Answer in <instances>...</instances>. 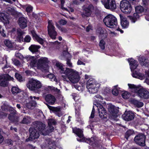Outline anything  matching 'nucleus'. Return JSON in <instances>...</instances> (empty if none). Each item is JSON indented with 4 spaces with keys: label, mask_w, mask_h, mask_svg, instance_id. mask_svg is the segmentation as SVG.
<instances>
[{
    "label": "nucleus",
    "mask_w": 149,
    "mask_h": 149,
    "mask_svg": "<svg viewBox=\"0 0 149 149\" xmlns=\"http://www.w3.org/2000/svg\"><path fill=\"white\" fill-rule=\"evenodd\" d=\"M4 43L5 45L8 47L11 48L13 46V43L8 40H6L4 41Z\"/></svg>",
    "instance_id": "obj_37"
},
{
    "label": "nucleus",
    "mask_w": 149,
    "mask_h": 149,
    "mask_svg": "<svg viewBox=\"0 0 149 149\" xmlns=\"http://www.w3.org/2000/svg\"><path fill=\"white\" fill-rule=\"evenodd\" d=\"M6 142L9 145L12 144L13 141L10 139H8L6 140Z\"/></svg>",
    "instance_id": "obj_60"
},
{
    "label": "nucleus",
    "mask_w": 149,
    "mask_h": 149,
    "mask_svg": "<svg viewBox=\"0 0 149 149\" xmlns=\"http://www.w3.org/2000/svg\"><path fill=\"white\" fill-rule=\"evenodd\" d=\"M26 8L27 13H31L32 11L33 7L30 5H27Z\"/></svg>",
    "instance_id": "obj_46"
},
{
    "label": "nucleus",
    "mask_w": 149,
    "mask_h": 149,
    "mask_svg": "<svg viewBox=\"0 0 149 149\" xmlns=\"http://www.w3.org/2000/svg\"><path fill=\"white\" fill-rule=\"evenodd\" d=\"M44 89L47 91L53 90L58 93H59L60 92V90L59 89H58L57 88H55L53 86H49L45 88Z\"/></svg>",
    "instance_id": "obj_34"
},
{
    "label": "nucleus",
    "mask_w": 149,
    "mask_h": 149,
    "mask_svg": "<svg viewBox=\"0 0 149 149\" xmlns=\"http://www.w3.org/2000/svg\"><path fill=\"white\" fill-rule=\"evenodd\" d=\"M39 99V97H36L35 96H34L33 97L32 96H30L29 99V102H31L32 103H33V102L34 101L35 103H36V100H38Z\"/></svg>",
    "instance_id": "obj_41"
},
{
    "label": "nucleus",
    "mask_w": 149,
    "mask_h": 149,
    "mask_svg": "<svg viewBox=\"0 0 149 149\" xmlns=\"http://www.w3.org/2000/svg\"><path fill=\"white\" fill-rule=\"evenodd\" d=\"M76 89L79 91L81 90V87L79 86H78L77 85H74L73 86Z\"/></svg>",
    "instance_id": "obj_61"
},
{
    "label": "nucleus",
    "mask_w": 149,
    "mask_h": 149,
    "mask_svg": "<svg viewBox=\"0 0 149 149\" xmlns=\"http://www.w3.org/2000/svg\"><path fill=\"white\" fill-rule=\"evenodd\" d=\"M101 2L107 9L113 10L116 8L115 0H107L106 2H104V0H102Z\"/></svg>",
    "instance_id": "obj_14"
},
{
    "label": "nucleus",
    "mask_w": 149,
    "mask_h": 149,
    "mask_svg": "<svg viewBox=\"0 0 149 149\" xmlns=\"http://www.w3.org/2000/svg\"><path fill=\"white\" fill-rule=\"evenodd\" d=\"M94 113L95 109L94 108V106H93L90 118H93L94 116Z\"/></svg>",
    "instance_id": "obj_53"
},
{
    "label": "nucleus",
    "mask_w": 149,
    "mask_h": 149,
    "mask_svg": "<svg viewBox=\"0 0 149 149\" xmlns=\"http://www.w3.org/2000/svg\"><path fill=\"white\" fill-rule=\"evenodd\" d=\"M134 133V131L132 130H129L127 131L126 133L125 137L127 139L128 137L130 135L133 134Z\"/></svg>",
    "instance_id": "obj_44"
},
{
    "label": "nucleus",
    "mask_w": 149,
    "mask_h": 149,
    "mask_svg": "<svg viewBox=\"0 0 149 149\" xmlns=\"http://www.w3.org/2000/svg\"><path fill=\"white\" fill-rule=\"evenodd\" d=\"M15 76L16 78L19 81H22V77L21 75L18 73H16Z\"/></svg>",
    "instance_id": "obj_47"
},
{
    "label": "nucleus",
    "mask_w": 149,
    "mask_h": 149,
    "mask_svg": "<svg viewBox=\"0 0 149 149\" xmlns=\"http://www.w3.org/2000/svg\"><path fill=\"white\" fill-rule=\"evenodd\" d=\"M47 106L50 110L54 112H58L60 111V109L59 107H54L49 105H47Z\"/></svg>",
    "instance_id": "obj_38"
},
{
    "label": "nucleus",
    "mask_w": 149,
    "mask_h": 149,
    "mask_svg": "<svg viewBox=\"0 0 149 149\" xmlns=\"http://www.w3.org/2000/svg\"><path fill=\"white\" fill-rule=\"evenodd\" d=\"M47 77L49 78L51 81H56V79L54 75L53 74H50L47 75Z\"/></svg>",
    "instance_id": "obj_43"
},
{
    "label": "nucleus",
    "mask_w": 149,
    "mask_h": 149,
    "mask_svg": "<svg viewBox=\"0 0 149 149\" xmlns=\"http://www.w3.org/2000/svg\"><path fill=\"white\" fill-rule=\"evenodd\" d=\"M36 103H35L34 101L33 103H32L31 102H29L26 104V106L29 109H31L33 107H34L36 105Z\"/></svg>",
    "instance_id": "obj_40"
},
{
    "label": "nucleus",
    "mask_w": 149,
    "mask_h": 149,
    "mask_svg": "<svg viewBox=\"0 0 149 149\" xmlns=\"http://www.w3.org/2000/svg\"><path fill=\"white\" fill-rule=\"evenodd\" d=\"M25 72L28 75H31L32 74V72L29 70H27L25 71Z\"/></svg>",
    "instance_id": "obj_59"
},
{
    "label": "nucleus",
    "mask_w": 149,
    "mask_h": 149,
    "mask_svg": "<svg viewBox=\"0 0 149 149\" xmlns=\"http://www.w3.org/2000/svg\"><path fill=\"white\" fill-rule=\"evenodd\" d=\"M129 63L130 68L132 72V76L134 78H138L141 80H143L145 78V76L143 74L138 72L134 70L138 66L137 62L132 58H130L128 59Z\"/></svg>",
    "instance_id": "obj_6"
},
{
    "label": "nucleus",
    "mask_w": 149,
    "mask_h": 149,
    "mask_svg": "<svg viewBox=\"0 0 149 149\" xmlns=\"http://www.w3.org/2000/svg\"><path fill=\"white\" fill-rule=\"evenodd\" d=\"M73 132L79 138H77V140L79 142H86L90 145L94 146L97 142V138L96 137H92L90 139H86L84 137L82 130L76 127L73 128Z\"/></svg>",
    "instance_id": "obj_5"
},
{
    "label": "nucleus",
    "mask_w": 149,
    "mask_h": 149,
    "mask_svg": "<svg viewBox=\"0 0 149 149\" xmlns=\"http://www.w3.org/2000/svg\"><path fill=\"white\" fill-rule=\"evenodd\" d=\"M120 8L123 13L128 14L130 13L132 10L131 5L127 0H122L120 3Z\"/></svg>",
    "instance_id": "obj_11"
},
{
    "label": "nucleus",
    "mask_w": 149,
    "mask_h": 149,
    "mask_svg": "<svg viewBox=\"0 0 149 149\" xmlns=\"http://www.w3.org/2000/svg\"><path fill=\"white\" fill-rule=\"evenodd\" d=\"M24 34V32L22 30L18 29L17 30V40L19 42L23 41V38L22 35Z\"/></svg>",
    "instance_id": "obj_26"
},
{
    "label": "nucleus",
    "mask_w": 149,
    "mask_h": 149,
    "mask_svg": "<svg viewBox=\"0 0 149 149\" xmlns=\"http://www.w3.org/2000/svg\"><path fill=\"white\" fill-rule=\"evenodd\" d=\"M33 127L29 129L30 136L26 140V141L33 140L38 138L39 136V133L44 135L49 134V132L46 131L45 129V126L44 124L39 122L33 123Z\"/></svg>",
    "instance_id": "obj_3"
},
{
    "label": "nucleus",
    "mask_w": 149,
    "mask_h": 149,
    "mask_svg": "<svg viewBox=\"0 0 149 149\" xmlns=\"http://www.w3.org/2000/svg\"><path fill=\"white\" fill-rule=\"evenodd\" d=\"M77 64L78 65H85V63H84L83 62L81 61L80 60L78 59Z\"/></svg>",
    "instance_id": "obj_55"
},
{
    "label": "nucleus",
    "mask_w": 149,
    "mask_h": 149,
    "mask_svg": "<svg viewBox=\"0 0 149 149\" xmlns=\"http://www.w3.org/2000/svg\"><path fill=\"white\" fill-rule=\"evenodd\" d=\"M134 117V113L131 111L126 112L123 115V119L127 121H129L133 119Z\"/></svg>",
    "instance_id": "obj_19"
},
{
    "label": "nucleus",
    "mask_w": 149,
    "mask_h": 149,
    "mask_svg": "<svg viewBox=\"0 0 149 149\" xmlns=\"http://www.w3.org/2000/svg\"><path fill=\"white\" fill-rule=\"evenodd\" d=\"M0 19L4 23L5 25H7L9 23V22L8 16L3 13H0Z\"/></svg>",
    "instance_id": "obj_24"
},
{
    "label": "nucleus",
    "mask_w": 149,
    "mask_h": 149,
    "mask_svg": "<svg viewBox=\"0 0 149 149\" xmlns=\"http://www.w3.org/2000/svg\"><path fill=\"white\" fill-rule=\"evenodd\" d=\"M56 26L61 31L64 32H65L66 31V29L60 27L59 26H58V24H57L56 22Z\"/></svg>",
    "instance_id": "obj_51"
},
{
    "label": "nucleus",
    "mask_w": 149,
    "mask_h": 149,
    "mask_svg": "<svg viewBox=\"0 0 149 149\" xmlns=\"http://www.w3.org/2000/svg\"><path fill=\"white\" fill-rule=\"evenodd\" d=\"M100 86L99 84L97 83L92 78H90L88 80L86 84V88L88 91L91 94L96 93Z\"/></svg>",
    "instance_id": "obj_8"
},
{
    "label": "nucleus",
    "mask_w": 149,
    "mask_h": 149,
    "mask_svg": "<svg viewBox=\"0 0 149 149\" xmlns=\"http://www.w3.org/2000/svg\"><path fill=\"white\" fill-rule=\"evenodd\" d=\"M27 86L30 90L32 91H35L36 89L41 88L42 85L39 81L32 78L30 79L27 84Z\"/></svg>",
    "instance_id": "obj_9"
},
{
    "label": "nucleus",
    "mask_w": 149,
    "mask_h": 149,
    "mask_svg": "<svg viewBox=\"0 0 149 149\" xmlns=\"http://www.w3.org/2000/svg\"><path fill=\"white\" fill-rule=\"evenodd\" d=\"M31 33L32 35L33 39L37 41L40 44L42 45L45 42V40L37 35L34 30H31Z\"/></svg>",
    "instance_id": "obj_20"
},
{
    "label": "nucleus",
    "mask_w": 149,
    "mask_h": 149,
    "mask_svg": "<svg viewBox=\"0 0 149 149\" xmlns=\"http://www.w3.org/2000/svg\"><path fill=\"white\" fill-rule=\"evenodd\" d=\"M145 138L144 135L139 134L135 136L134 140L136 144L141 146H144L145 145Z\"/></svg>",
    "instance_id": "obj_16"
},
{
    "label": "nucleus",
    "mask_w": 149,
    "mask_h": 149,
    "mask_svg": "<svg viewBox=\"0 0 149 149\" xmlns=\"http://www.w3.org/2000/svg\"><path fill=\"white\" fill-rule=\"evenodd\" d=\"M7 116V114L3 112H1L0 114V118H3Z\"/></svg>",
    "instance_id": "obj_58"
},
{
    "label": "nucleus",
    "mask_w": 149,
    "mask_h": 149,
    "mask_svg": "<svg viewBox=\"0 0 149 149\" xmlns=\"http://www.w3.org/2000/svg\"><path fill=\"white\" fill-rule=\"evenodd\" d=\"M5 106H3L1 108L3 110L6 111V110L8 109L10 114L9 115L8 118L9 120L13 122H17L19 121V118L17 116H15V114L16 113V111L13 108L8 106L7 107Z\"/></svg>",
    "instance_id": "obj_10"
},
{
    "label": "nucleus",
    "mask_w": 149,
    "mask_h": 149,
    "mask_svg": "<svg viewBox=\"0 0 149 149\" xmlns=\"http://www.w3.org/2000/svg\"><path fill=\"white\" fill-rule=\"evenodd\" d=\"M120 19L121 24L123 28H126L129 26V22L127 20L126 18L123 15L120 14Z\"/></svg>",
    "instance_id": "obj_21"
},
{
    "label": "nucleus",
    "mask_w": 149,
    "mask_h": 149,
    "mask_svg": "<svg viewBox=\"0 0 149 149\" xmlns=\"http://www.w3.org/2000/svg\"><path fill=\"white\" fill-rule=\"evenodd\" d=\"M18 24L21 28H25L27 26L26 19L23 17L19 18L18 20Z\"/></svg>",
    "instance_id": "obj_23"
},
{
    "label": "nucleus",
    "mask_w": 149,
    "mask_h": 149,
    "mask_svg": "<svg viewBox=\"0 0 149 149\" xmlns=\"http://www.w3.org/2000/svg\"><path fill=\"white\" fill-rule=\"evenodd\" d=\"M56 123L54 120L50 119L49 120L48 122V124L49 126H50L52 125H55Z\"/></svg>",
    "instance_id": "obj_48"
},
{
    "label": "nucleus",
    "mask_w": 149,
    "mask_h": 149,
    "mask_svg": "<svg viewBox=\"0 0 149 149\" xmlns=\"http://www.w3.org/2000/svg\"><path fill=\"white\" fill-rule=\"evenodd\" d=\"M31 122V119L30 117L26 116L24 117L21 123L24 124H28Z\"/></svg>",
    "instance_id": "obj_33"
},
{
    "label": "nucleus",
    "mask_w": 149,
    "mask_h": 149,
    "mask_svg": "<svg viewBox=\"0 0 149 149\" xmlns=\"http://www.w3.org/2000/svg\"><path fill=\"white\" fill-rule=\"evenodd\" d=\"M15 56L17 57L20 58L22 56L21 54L19 53H16L15 54Z\"/></svg>",
    "instance_id": "obj_62"
},
{
    "label": "nucleus",
    "mask_w": 149,
    "mask_h": 149,
    "mask_svg": "<svg viewBox=\"0 0 149 149\" xmlns=\"http://www.w3.org/2000/svg\"><path fill=\"white\" fill-rule=\"evenodd\" d=\"M105 44V42L103 40L100 41L99 46L102 49H104Z\"/></svg>",
    "instance_id": "obj_45"
},
{
    "label": "nucleus",
    "mask_w": 149,
    "mask_h": 149,
    "mask_svg": "<svg viewBox=\"0 0 149 149\" xmlns=\"http://www.w3.org/2000/svg\"><path fill=\"white\" fill-rule=\"evenodd\" d=\"M48 24L47 29L48 34L51 38L55 39L56 36V32L55 30V28L52 21L49 20Z\"/></svg>",
    "instance_id": "obj_13"
},
{
    "label": "nucleus",
    "mask_w": 149,
    "mask_h": 149,
    "mask_svg": "<svg viewBox=\"0 0 149 149\" xmlns=\"http://www.w3.org/2000/svg\"><path fill=\"white\" fill-rule=\"evenodd\" d=\"M66 64L68 66L70 67H72V64L71 62L69 60H67Z\"/></svg>",
    "instance_id": "obj_54"
},
{
    "label": "nucleus",
    "mask_w": 149,
    "mask_h": 149,
    "mask_svg": "<svg viewBox=\"0 0 149 149\" xmlns=\"http://www.w3.org/2000/svg\"><path fill=\"white\" fill-rule=\"evenodd\" d=\"M11 91L13 94L18 93L21 92V90L17 86H13L11 88Z\"/></svg>",
    "instance_id": "obj_35"
},
{
    "label": "nucleus",
    "mask_w": 149,
    "mask_h": 149,
    "mask_svg": "<svg viewBox=\"0 0 149 149\" xmlns=\"http://www.w3.org/2000/svg\"><path fill=\"white\" fill-rule=\"evenodd\" d=\"M136 12L139 14L147 12V10L144 9V8L141 6H138L135 8Z\"/></svg>",
    "instance_id": "obj_28"
},
{
    "label": "nucleus",
    "mask_w": 149,
    "mask_h": 149,
    "mask_svg": "<svg viewBox=\"0 0 149 149\" xmlns=\"http://www.w3.org/2000/svg\"><path fill=\"white\" fill-rule=\"evenodd\" d=\"M95 105L97 108L99 116L100 118H103L104 116L107 114V112L104 107L102 105L99 103H97L96 104H94Z\"/></svg>",
    "instance_id": "obj_17"
},
{
    "label": "nucleus",
    "mask_w": 149,
    "mask_h": 149,
    "mask_svg": "<svg viewBox=\"0 0 149 149\" xmlns=\"http://www.w3.org/2000/svg\"><path fill=\"white\" fill-rule=\"evenodd\" d=\"M45 144H43L42 147H46L50 146L51 147H55V143L54 141H52L51 140L48 139H46L45 141Z\"/></svg>",
    "instance_id": "obj_25"
},
{
    "label": "nucleus",
    "mask_w": 149,
    "mask_h": 149,
    "mask_svg": "<svg viewBox=\"0 0 149 149\" xmlns=\"http://www.w3.org/2000/svg\"><path fill=\"white\" fill-rule=\"evenodd\" d=\"M128 85L130 91L140 98L145 99L149 98V92L146 88L132 84H128Z\"/></svg>",
    "instance_id": "obj_4"
},
{
    "label": "nucleus",
    "mask_w": 149,
    "mask_h": 149,
    "mask_svg": "<svg viewBox=\"0 0 149 149\" xmlns=\"http://www.w3.org/2000/svg\"><path fill=\"white\" fill-rule=\"evenodd\" d=\"M142 1L143 4L146 6L149 4V0H142Z\"/></svg>",
    "instance_id": "obj_52"
},
{
    "label": "nucleus",
    "mask_w": 149,
    "mask_h": 149,
    "mask_svg": "<svg viewBox=\"0 0 149 149\" xmlns=\"http://www.w3.org/2000/svg\"><path fill=\"white\" fill-rule=\"evenodd\" d=\"M40 48V46L32 45L29 47V49L32 53H35L37 52Z\"/></svg>",
    "instance_id": "obj_29"
},
{
    "label": "nucleus",
    "mask_w": 149,
    "mask_h": 149,
    "mask_svg": "<svg viewBox=\"0 0 149 149\" xmlns=\"http://www.w3.org/2000/svg\"><path fill=\"white\" fill-rule=\"evenodd\" d=\"M117 86H114L112 91V94L115 96L118 95L119 93L118 91L117 88Z\"/></svg>",
    "instance_id": "obj_39"
},
{
    "label": "nucleus",
    "mask_w": 149,
    "mask_h": 149,
    "mask_svg": "<svg viewBox=\"0 0 149 149\" xmlns=\"http://www.w3.org/2000/svg\"><path fill=\"white\" fill-rule=\"evenodd\" d=\"M6 10L8 13L13 15H14L16 13L15 11L13 9L10 7H7Z\"/></svg>",
    "instance_id": "obj_36"
},
{
    "label": "nucleus",
    "mask_w": 149,
    "mask_h": 149,
    "mask_svg": "<svg viewBox=\"0 0 149 149\" xmlns=\"http://www.w3.org/2000/svg\"><path fill=\"white\" fill-rule=\"evenodd\" d=\"M132 103L134 105L137 107H141L143 105V102L136 100H133L132 101Z\"/></svg>",
    "instance_id": "obj_32"
},
{
    "label": "nucleus",
    "mask_w": 149,
    "mask_h": 149,
    "mask_svg": "<svg viewBox=\"0 0 149 149\" xmlns=\"http://www.w3.org/2000/svg\"><path fill=\"white\" fill-rule=\"evenodd\" d=\"M12 61L14 64L16 66H20L21 65L19 61L16 59H13L12 60Z\"/></svg>",
    "instance_id": "obj_49"
},
{
    "label": "nucleus",
    "mask_w": 149,
    "mask_h": 149,
    "mask_svg": "<svg viewBox=\"0 0 149 149\" xmlns=\"http://www.w3.org/2000/svg\"><path fill=\"white\" fill-rule=\"evenodd\" d=\"M115 29H116V30L118 31H119L121 33H123V31L120 29L118 27H118L117 28H114Z\"/></svg>",
    "instance_id": "obj_64"
},
{
    "label": "nucleus",
    "mask_w": 149,
    "mask_h": 149,
    "mask_svg": "<svg viewBox=\"0 0 149 149\" xmlns=\"http://www.w3.org/2000/svg\"><path fill=\"white\" fill-rule=\"evenodd\" d=\"M66 23L67 22L66 21L63 19H61L59 21L60 24L62 25H64L66 24Z\"/></svg>",
    "instance_id": "obj_56"
},
{
    "label": "nucleus",
    "mask_w": 149,
    "mask_h": 149,
    "mask_svg": "<svg viewBox=\"0 0 149 149\" xmlns=\"http://www.w3.org/2000/svg\"><path fill=\"white\" fill-rule=\"evenodd\" d=\"M52 62L53 63H56V65L60 70L64 81H68L67 79H68L72 83H76L79 81L80 76L77 72L68 68H66L65 70L63 65L55 60H53Z\"/></svg>",
    "instance_id": "obj_1"
},
{
    "label": "nucleus",
    "mask_w": 149,
    "mask_h": 149,
    "mask_svg": "<svg viewBox=\"0 0 149 149\" xmlns=\"http://www.w3.org/2000/svg\"><path fill=\"white\" fill-rule=\"evenodd\" d=\"M99 33H100V37L104 39L106 38L107 36V34L106 30L100 28L99 29Z\"/></svg>",
    "instance_id": "obj_27"
},
{
    "label": "nucleus",
    "mask_w": 149,
    "mask_h": 149,
    "mask_svg": "<svg viewBox=\"0 0 149 149\" xmlns=\"http://www.w3.org/2000/svg\"><path fill=\"white\" fill-rule=\"evenodd\" d=\"M103 21L105 25L108 27L114 29L118 27L117 20L116 17L112 14H109L104 18Z\"/></svg>",
    "instance_id": "obj_7"
},
{
    "label": "nucleus",
    "mask_w": 149,
    "mask_h": 149,
    "mask_svg": "<svg viewBox=\"0 0 149 149\" xmlns=\"http://www.w3.org/2000/svg\"><path fill=\"white\" fill-rule=\"evenodd\" d=\"M14 79L8 74H4L0 76V86H7L8 85V81H13Z\"/></svg>",
    "instance_id": "obj_12"
},
{
    "label": "nucleus",
    "mask_w": 149,
    "mask_h": 149,
    "mask_svg": "<svg viewBox=\"0 0 149 149\" xmlns=\"http://www.w3.org/2000/svg\"><path fill=\"white\" fill-rule=\"evenodd\" d=\"M26 59L29 62V65L31 68L36 67L42 71H46L49 69V61L47 58L42 57L36 61L34 56H29Z\"/></svg>",
    "instance_id": "obj_2"
},
{
    "label": "nucleus",
    "mask_w": 149,
    "mask_h": 149,
    "mask_svg": "<svg viewBox=\"0 0 149 149\" xmlns=\"http://www.w3.org/2000/svg\"><path fill=\"white\" fill-rule=\"evenodd\" d=\"M45 98L46 101L51 105L54 104L56 100L54 96L51 94L46 95L45 96Z\"/></svg>",
    "instance_id": "obj_22"
},
{
    "label": "nucleus",
    "mask_w": 149,
    "mask_h": 149,
    "mask_svg": "<svg viewBox=\"0 0 149 149\" xmlns=\"http://www.w3.org/2000/svg\"><path fill=\"white\" fill-rule=\"evenodd\" d=\"M109 112L110 115L114 117H116L117 116V113L118 110V108L113 105H110L108 108Z\"/></svg>",
    "instance_id": "obj_18"
},
{
    "label": "nucleus",
    "mask_w": 149,
    "mask_h": 149,
    "mask_svg": "<svg viewBox=\"0 0 149 149\" xmlns=\"http://www.w3.org/2000/svg\"><path fill=\"white\" fill-rule=\"evenodd\" d=\"M139 60L140 63L143 65H146L147 64L148 61L143 57H139Z\"/></svg>",
    "instance_id": "obj_31"
},
{
    "label": "nucleus",
    "mask_w": 149,
    "mask_h": 149,
    "mask_svg": "<svg viewBox=\"0 0 149 149\" xmlns=\"http://www.w3.org/2000/svg\"><path fill=\"white\" fill-rule=\"evenodd\" d=\"M122 97L124 99H127L130 97V94L128 92L125 91L122 93Z\"/></svg>",
    "instance_id": "obj_42"
},
{
    "label": "nucleus",
    "mask_w": 149,
    "mask_h": 149,
    "mask_svg": "<svg viewBox=\"0 0 149 149\" xmlns=\"http://www.w3.org/2000/svg\"><path fill=\"white\" fill-rule=\"evenodd\" d=\"M31 39V37L29 35H27L24 38V41L26 42H30Z\"/></svg>",
    "instance_id": "obj_50"
},
{
    "label": "nucleus",
    "mask_w": 149,
    "mask_h": 149,
    "mask_svg": "<svg viewBox=\"0 0 149 149\" xmlns=\"http://www.w3.org/2000/svg\"><path fill=\"white\" fill-rule=\"evenodd\" d=\"M61 8L62 9H65L67 10L66 9L63 7V4L65 3V0H61Z\"/></svg>",
    "instance_id": "obj_57"
},
{
    "label": "nucleus",
    "mask_w": 149,
    "mask_h": 149,
    "mask_svg": "<svg viewBox=\"0 0 149 149\" xmlns=\"http://www.w3.org/2000/svg\"><path fill=\"white\" fill-rule=\"evenodd\" d=\"M95 97H96V98H99V99L100 100V101H101V100H103L102 97L101 96L99 95H97L95 96Z\"/></svg>",
    "instance_id": "obj_63"
},
{
    "label": "nucleus",
    "mask_w": 149,
    "mask_h": 149,
    "mask_svg": "<svg viewBox=\"0 0 149 149\" xmlns=\"http://www.w3.org/2000/svg\"><path fill=\"white\" fill-rule=\"evenodd\" d=\"M83 12L81 15L82 17H85L90 16L93 11L94 7L92 5H89L88 6H84Z\"/></svg>",
    "instance_id": "obj_15"
},
{
    "label": "nucleus",
    "mask_w": 149,
    "mask_h": 149,
    "mask_svg": "<svg viewBox=\"0 0 149 149\" xmlns=\"http://www.w3.org/2000/svg\"><path fill=\"white\" fill-rule=\"evenodd\" d=\"M139 16L140 15H138V13H134L133 16L131 17L130 18L131 22L132 23H135L137 20L139 19Z\"/></svg>",
    "instance_id": "obj_30"
}]
</instances>
